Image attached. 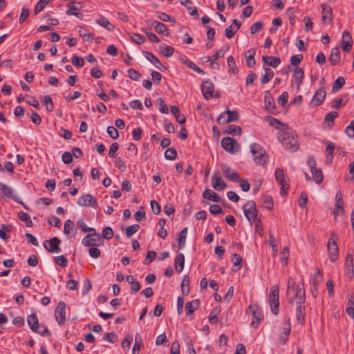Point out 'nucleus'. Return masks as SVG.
<instances>
[{
	"label": "nucleus",
	"mask_w": 354,
	"mask_h": 354,
	"mask_svg": "<svg viewBox=\"0 0 354 354\" xmlns=\"http://www.w3.org/2000/svg\"><path fill=\"white\" fill-rule=\"evenodd\" d=\"M289 303H296V317L298 323L303 325L305 322V302L306 296L304 288L299 286H288L287 290Z\"/></svg>",
	"instance_id": "1"
},
{
	"label": "nucleus",
	"mask_w": 354,
	"mask_h": 354,
	"mask_svg": "<svg viewBox=\"0 0 354 354\" xmlns=\"http://www.w3.org/2000/svg\"><path fill=\"white\" fill-rule=\"evenodd\" d=\"M277 138L284 148L292 152L296 151L299 148L297 136L287 129H282L277 133Z\"/></svg>",
	"instance_id": "2"
},
{
	"label": "nucleus",
	"mask_w": 354,
	"mask_h": 354,
	"mask_svg": "<svg viewBox=\"0 0 354 354\" xmlns=\"http://www.w3.org/2000/svg\"><path fill=\"white\" fill-rule=\"evenodd\" d=\"M279 290L278 285H273L270 288L268 301L270 306L272 313L275 315L279 313Z\"/></svg>",
	"instance_id": "3"
},
{
	"label": "nucleus",
	"mask_w": 354,
	"mask_h": 354,
	"mask_svg": "<svg viewBox=\"0 0 354 354\" xmlns=\"http://www.w3.org/2000/svg\"><path fill=\"white\" fill-rule=\"evenodd\" d=\"M251 152L256 163L264 165L267 162L268 157L266 151L259 144L254 143L251 145Z\"/></svg>",
	"instance_id": "4"
},
{
	"label": "nucleus",
	"mask_w": 354,
	"mask_h": 354,
	"mask_svg": "<svg viewBox=\"0 0 354 354\" xmlns=\"http://www.w3.org/2000/svg\"><path fill=\"white\" fill-rule=\"evenodd\" d=\"M27 322L33 332L37 333L42 336H49L50 335V332L46 326L42 327V330H39L40 326L36 314L29 315L27 317Z\"/></svg>",
	"instance_id": "5"
},
{
	"label": "nucleus",
	"mask_w": 354,
	"mask_h": 354,
	"mask_svg": "<svg viewBox=\"0 0 354 354\" xmlns=\"http://www.w3.org/2000/svg\"><path fill=\"white\" fill-rule=\"evenodd\" d=\"M103 239L99 233H91L85 236L82 243L84 246H100L103 244Z\"/></svg>",
	"instance_id": "6"
},
{
	"label": "nucleus",
	"mask_w": 354,
	"mask_h": 354,
	"mask_svg": "<svg viewBox=\"0 0 354 354\" xmlns=\"http://www.w3.org/2000/svg\"><path fill=\"white\" fill-rule=\"evenodd\" d=\"M245 216L252 223V220L258 218L257 209L253 201H248L243 207Z\"/></svg>",
	"instance_id": "7"
},
{
	"label": "nucleus",
	"mask_w": 354,
	"mask_h": 354,
	"mask_svg": "<svg viewBox=\"0 0 354 354\" xmlns=\"http://www.w3.org/2000/svg\"><path fill=\"white\" fill-rule=\"evenodd\" d=\"M239 118V113L236 111L227 110L220 114L217 118V122L220 124H224L237 121Z\"/></svg>",
	"instance_id": "8"
},
{
	"label": "nucleus",
	"mask_w": 354,
	"mask_h": 354,
	"mask_svg": "<svg viewBox=\"0 0 354 354\" xmlns=\"http://www.w3.org/2000/svg\"><path fill=\"white\" fill-rule=\"evenodd\" d=\"M223 148L232 154L237 153L239 150V145L237 141L231 137H225L221 140Z\"/></svg>",
	"instance_id": "9"
},
{
	"label": "nucleus",
	"mask_w": 354,
	"mask_h": 354,
	"mask_svg": "<svg viewBox=\"0 0 354 354\" xmlns=\"http://www.w3.org/2000/svg\"><path fill=\"white\" fill-rule=\"evenodd\" d=\"M79 206L96 209L98 206L96 199L89 194L82 195L77 201Z\"/></svg>",
	"instance_id": "10"
},
{
	"label": "nucleus",
	"mask_w": 354,
	"mask_h": 354,
	"mask_svg": "<svg viewBox=\"0 0 354 354\" xmlns=\"http://www.w3.org/2000/svg\"><path fill=\"white\" fill-rule=\"evenodd\" d=\"M61 241L57 237H53L44 241V247L50 253H59L61 252L59 244Z\"/></svg>",
	"instance_id": "11"
},
{
	"label": "nucleus",
	"mask_w": 354,
	"mask_h": 354,
	"mask_svg": "<svg viewBox=\"0 0 354 354\" xmlns=\"http://www.w3.org/2000/svg\"><path fill=\"white\" fill-rule=\"evenodd\" d=\"M248 308L252 312L253 317L251 326L257 328L263 319L262 311L258 306H250Z\"/></svg>",
	"instance_id": "12"
},
{
	"label": "nucleus",
	"mask_w": 354,
	"mask_h": 354,
	"mask_svg": "<svg viewBox=\"0 0 354 354\" xmlns=\"http://www.w3.org/2000/svg\"><path fill=\"white\" fill-rule=\"evenodd\" d=\"M211 181L213 188L216 191L223 190L227 187L226 183L221 177L220 172L217 170L214 171Z\"/></svg>",
	"instance_id": "13"
},
{
	"label": "nucleus",
	"mask_w": 354,
	"mask_h": 354,
	"mask_svg": "<svg viewBox=\"0 0 354 354\" xmlns=\"http://www.w3.org/2000/svg\"><path fill=\"white\" fill-rule=\"evenodd\" d=\"M0 191L3 197L12 198L18 203H22V201L15 195V191L12 187L7 186L2 183H0Z\"/></svg>",
	"instance_id": "14"
},
{
	"label": "nucleus",
	"mask_w": 354,
	"mask_h": 354,
	"mask_svg": "<svg viewBox=\"0 0 354 354\" xmlns=\"http://www.w3.org/2000/svg\"><path fill=\"white\" fill-rule=\"evenodd\" d=\"M66 304L64 301H59L55 310V316L59 324L62 325L66 320Z\"/></svg>",
	"instance_id": "15"
},
{
	"label": "nucleus",
	"mask_w": 354,
	"mask_h": 354,
	"mask_svg": "<svg viewBox=\"0 0 354 354\" xmlns=\"http://www.w3.org/2000/svg\"><path fill=\"white\" fill-rule=\"evenodd\" d=\"M276 180L281 185V194L285 195L289 186L285 181V176L283 169L277 168L275 169Z\"/></svg>",
	"instance_id": "16"
},
{
	"label": "nucleus",
	"mask_w": 354,
	"mask_h": 354,
	"mask_svg": "<svg viewBox=\"0 0 354 354\" xmlns=\"http://www.w3.org/2000/svg\"><path fill=\"white\" fill-rule=\"evenodd\" d=\"M201 91L204 97L209 100L214 97V85L209 81H204L201 84Z\"/></svg>",
	"instance_id": "17"
},
{
	"label": "nucleus",
	"mask_w": 354,
	"mask_h": 354,
	"mask_svg": "<svg viewBox=\"0 0 354 354\" xmlns=\"http://www.w3.org/2000/svg\"><path fill=\"white\" fill-rule=\"evenodd\" d=\"M328 251L331 261H336L339 257V248L335 240L330 239L328 241Z\"/></svg>",
	"instance_id": "18"
},
{
	"label": "nucleus",
	"mask_w": 354,
	"mask_h": 354,
	"mask_svg": "<svg viewBox=\"0 0 354 354\" xmlns=\"http://www.w3.org/2000/svg\"><path fill=\"white\" fill-rule=\"evenodd\" d=\"M353 45L352 37L348 30H344L342 34V48L344 51L349 52Z\"/></svg>",
	"instance_id": "19"
},
{
	"label": "nucleus",
	"mask_w": 354,
	"mask_h": 354,
	"mask_svg": "<svg viewBox=\"0 0 354 354\" xmlns=\"http://www.w3.org/2000/svg\"><path fill=\"white\" fill-rule=\"evenodd\" d=\"M221 167L225 178L234 182L240 180L238 173L232 171L230 167L225 164H222Z\"/></svg>",
	"instance_id": "20"
},
{
	"label": "nucleus",
	"mask_w": 354,
	"mask_h": 354,
	"mask_svg": "<svg viewBox=\"0 0 354 354\" xmlns=\"http://www.w3.org/2000/svg\"><path fill=\"white\" fill-rule=\"evenodd\" d=\"M241 24L240 21L238 19H234L232 24L225 28V35L227 38L231 39L235 35V33L238 31L241 26Z\"/></svg>",
	"instance_id": "21"
},
{
	"label": "nucleus",
	"mask_w": 354,
	"mask_h": 354,
	"mask_svg": "<svg viewBox=\"0 0 354 354\" xmlns=\"http://www.w3.org/2000/svg\"><path fill=\"white\" fill-rule=\"evenodd\" d=\"M322 21L324 23L330 24L333 21V10L328 4H322Z\"/></svg>",
	"instance_id": "22"
},
{
	"label": "nucleus",
	"mask_w": 354,
	"mask_h": 354,
	"mask_svg": "<svg viewBox=\"0 0 354 354\" xmlns=\"http://www.w3.org/2000/svg\"><path fill=\"white\" fill-rule=\"evenodd\" d=\"M304 77V72L302 68L296 67L294 70V82L297 84V90H299Z\"/></svg>",
	"instance_id": "23"
},
{
	"label": "nucleus",
	"mask_w": 354,
	"mask_h": 354,
	"mask_svg": "<svg viewBox=\"0 0 354 354\" xmlns=\"http://www.w3.org/2000/svg\"><path fill=\"white\" fill-rule=\"evenodd\" d=\"M145 57L148 59L155 67L160 71H163L165 68L160 61L151 53L144 52Z\"/></svg>",
	"instance_id": "24"
},
{
	"label": "nucleus",
	"mask_w": 354,
	"mask_h": 354,
	"mask_svg": "<svg viewBox=\"0 0 354 354\" xmlns=\"http://www.w3.org/2000/svg\"><path fill=\"white\" fill-rule=\"evenodd\" d=\"M342 203H343L342 195V193L339 191H338L336 193V196H335V215L342 214L344 213Z\"/></svg>",
	"instance_id": "25"
},
{
	"label": "nucleus",
	"mask_w": 354,
	"mask_h": 354,
	"mask_svg": "<svg viewBox=\"0 0 354 354\" xmlns=\"http://www.w3.org/2000/svg\"><path fill=\"white\" fill-rule=\"evenodd\" d=\"M290 318H288L286 319V323L284 324V326L283 327V333L280 337V342L282 344H285V342L287 341L288 337L290 333Z\"/></svg>",
	"instance_id": "26"
},
{
	"label": "nucleus",
	"mask_w": 354,
	"mask_h": 354,
	"mask_svg": "<svg viewBox=\"0 0 354 354\" xmlns=\"http://www.w3.org/2000/svg\"><path fill=\"white\" fill-rule=\"evenodd\" d=\"M263 61L264 64L273 68H277L281 64L280 58L277 57L263 56Z\"/></svg>",
	"instance_id": "27"
},
{
	"label": "nucleus",
	"mask_w": 354,
	"mask_h": 354,
	"mask_svg": "<svg viewBox=\"0 0 354 354\" xmlns=\"http://www.w3.org/2000/svg\"><path fill=\"white\" fill-rule=\"evenodd\" d=\"M340 61V52L338 48H333L331 50L328 62L331 65H336Z\"/></svg>",
	"instance_id": "28"
},
{
	"label": "nucleus",
	"mask_w": 354,
	"mask_h": 354,
	"mask_svg": "<svg viewBox=\"0 0 354 354\" xmlns=\"http://www.w3.org/2000/svg\"><path fill=\"white\" fill-rule=\"evenodd\" d=\"M185 264V257L183 253H179L175 258V269L178 273L181 272L183 270Z\"/></svg>",
	"instance_id": "29"
},
{
	"label": "nucleus",
	"mask_w": 354,
	"mask_h": 354,
	"mask_svg": "<svg viewBox=\"0 0 354 354\" xmlns=\"http://www.w3.org/2000/svg\"><path fill=\"white\" fill-rule=\"evenodd\" d=\"M152 26L154 27L156 31L158 33L163 35L165 36L169 35L168 28L164 24L158 21H155L153 22Z\"/></svg>",
	"instance_id": "30"
},
{
	"label": "nucleus",
	"mask_w": 354,
	"mask_h": 354,
	"mask_svg": "<svg viewBox=\"0 0 354 354\" xmlns=\"http://www.w3.org/2000/svg\"><path fill=\"white\" fill-rule=\"evenodd\" d=\"M267 120L269 122V124L270 126L274 127L277 129L279 130V131H281L282 129H287V127H288V124L282 123L274 118L268 116Z\"/></svg>",
	"instance_id": "31"
},
{
	"label": "nucleus",
	"mask_w": 354,
	"mask_h": 354,
	"mask_svg": "<svg viewBox=\"0 0 354 354\" xmlns=\"http://www.w3.org/2000/svg\"><path fill=\"white\" fill-rule=\"evenodd\" d=\"M200 302L198 299L192 300L186 304V314L189 316L198 308Z\"/></svg>",
	"instance_id": "32"
},
{
	"label": "nucleus",
	"mask_w": 354,
	"mask_h": 354,
	"mask_svg": "<svg viewBox=\"0 0 354 354\" xmlns=\"http://www.w3.org/2000/svg\"><path fill=\"white\" fill-rule=\"evenodd\" d=\"M326 91L324 88L317 90L313 96V101L316 102L317 106L321 104L326 97Z\"/></svg>",
	"instance_id": "33"
},
{
	"label": "nucleus",
	"mask_w": 354,
	"mask_h": 354,
	"mask_svg": "<svg viewBox=\"0 0 354 354\" xmlns=\"http://www.w3.org/2000/svg\"><path fill=\"white\" fill-rule=\"evenodd\" d=\"M203 196L205 199H208L209 201H212L214 202H219L221 197L218 194L214 192L209 189H205V191L203 193Z\"/></svg>",
	"instance_id": "34"
},
{
	"label": "nucleus",
	"mask_w": 354,
	"mask_h": 354,
	"mask_svg": "<svg viewBox=\"0 0 354 354\" xmlns=\"http://www.w3.org/2000/svg\"><path fill=\"white\" fill-rule=\"evenodd\" d=\"M64 232L66 234H69L71 233H73V236H75V234L77 233V229L75 228V225L71 220L68 219L66 221V222L64 223Z\"/></svg>",
	"instance_id": "35"
},
{
	"label": "nucleus",
	"mask_w": 354,
	"mask_h": 354,
	"mask_svg": "<svg viewBox=\"0 0 354 354\" xmlns=\"http://www.w3.org/2000/svg\"><path fill=\"white\" fill-rule=\"evenodd\" d=\"M346 270L347 277L352 279L354 276L353 264V259L349 255H348L346 259Z\"/></svg>",
	"instance_id": "36"
},
{
	"label": "nucleus",
	"mask_w": 354,
	"mask_h": 354,
	"mask_svg": "<svg viewBox=\"0 0 354 354\" xmlns=\"http://www.w3.org/2000/svg\"><path fill=\"white\" fill-rule=\"evenodd\" d=\"M255 50L252 48L249 49L245 53V60L246 64L249 67H252L255 65L256 61L254 59Z\"/></svg>",
	"instance_id": "37"
},
{
	"label": "nucleus",
	"mask_w": 354,
	"mask_h": 354,
	"mask_svg": "<svg viewBox=\"0 0 354 354\" xmlns=\"http://www.w3.org/2000/svg\"><path fill=\"white\" fill-rule=\"evenodd\" d=\"M242 257L239 254L236 253L233 254L231 260L232 262L233 263L232 270L234 272H236L241 269V263L242 262Z\"/></svg>",
	"instance_id": "38"
},
{
	"label": "nucleus",
	"mask_w": 354,
	"mask_h": 354,
	"mask_svg": "<svg viewBox=\"0 0 354 354\" xmlns=\"http://www.w3.org/2000/svg\"><path fill=\"white\" fill-rule=\"evenodd\" d=\"M142 346V337L139 333L135 335V343L132 349V354H139L140 350Z\"/></svg>",
	"instance_id": "39"
},
{
	"label": "nucleus",
	"mask_w": 354,
	"mask_h": 354,
	"mask_svg": "<svg viewBox=\"0 0 354 354\" xmlns=\"http://www.w3.org/2000/svg\"><path fill=\"white\" fill-rule=\"evenodd\" d=\"M67 7L68 8V10L66 11V14L68 15H72V13H73L72 11H77V10H80L82 8V6L80 1L75 2V1H71L67 4Z\"/></svg>",
	"instance_id": "40"
},
{
	"label": "nucleus",
	"mask_w": 354,
	"mask_h": 354,
	"mask_svg": "<svg viewBox=\"0 0 354 354\" xmlns=\"http://www.w3.org/2000/svg\"><path fill=\"white\" fill-rule=\"evenodd\" d=\"M310 171L314 181L317 184L321 183L323 181V174L322 170L320 169L316 168Z\"/></svg>",
	"instance_id": "41"
},
{
	"label": "nucleus",
	"mask_w": 354,
	"mask_h": 354,
	"mask_svg": "<svg viewBox=\"0 0 354 354\" xmlns=\"http://www.w3.org/2000/svg\"><path fill=\"white\" fill-rule=\"evenodd\" d=\"M264 101L266 104V107L268 109H271L274 107V104L273 102V98L270 91H267L265 92L264 95Z\"/></svg>",
	"instance_id": "42"
},
{
	"label": "nucleus",
	"mask_w": 354,
	"mask_h": 354,
	"mask_svg": "<svg viewBox=\"0 0 354 354\" xmlns=\"http://www.w3.org/2000/svg\"><path fill=\"white\" fill-rule=\"evenodd\" d=\"M181 290L184 295H188L189 292V278L187 275H185L183 279Z\"/></svg>",
	"instance_id": "43"
},
{
	"label": "nucleus",
	"mask_w": 354,
	"mask_h": 354,
	"mask_svg": "<svg viewBox=\"0 0 354 354\" xmlns=\"http://www.w3.org/2000/svg\"><path fill=\"white\" fill-rule=\"evenodd\" d=\"M345 84V80L343 77H339L333 83L332 91L337 92L340 90Z\"/></svg>",
	"instance_id": "44"
},
{
	"label": "nucleus",
	"mask_w": 354,
	"mask_h": 354,
	"mask_svg": "<svg viewBox=\"0 0 354 354\" xmlns=\"http://www.w3.org/2000/svg\"><path fill=\"white\" fill-rule=\"evenodd\" d=\"M78 33L85 41H89L92 40V35L85 28L82 26L78 27Z\"/></svg>",
	"instance_id": "45"
},
{
	"label": "nucleus",
	"mask_w": 354,
	"mask_h": 354,
	"mask_svg": "<svg viewBox=\"0 0 354 354\" xmlns=\"http://www.w3.org/2000/svg\"><path fill=\"white\" fill-rule=\"evenodd\" d=\"M97 23L100 26L104 27L106 30H108L109 31H111L114 29V26L113 24H111L109 22V21L105 17H102L101 19H98L97 21Z\"/></svg>",
	"instance_id": "46"
},
{
	"label": "nucleus",
	"mask_w": 354,
	"mask_h": 354,
	"mask_svg": "<svg viewBox=\"0 0 354 354\" xmlns=\"http://www.w3.org/2000/svg\"><path fill=\"white\" fill-rule=\"evenodd\" d=\"M264 70L265 74L261 79V82L263 84H266L272 79L274 76V72L270 68H264Z\"/></svg>",
	"instance_id": "47"
},
{
	"label": "nucleus",
	"mask_w": 354,
	"mask_h": 354,
	"mask_svg": "<svg viewBox=\"0 0 354 354\" xmlns=\"http://www.w3.org/2000/svg\"><path fill=\"white\" fill-rule=\"evenodd\" d=\"M177 156V151L174 148H169L165 151V157L167 160H174Z\"/></svg>",
	"instance_id": "48"
},
{
	"label": "nucleus",
	"mask_w": 354,
	"mask_h": 354,
	"mask_svg": "<svg viewBox=\"0 0 354 354\" xmlns=\"http://www.w3.org/2000/svg\"><path fill=\"white\" fill-rule=\"evenodd\" d=\"M228 67L230 71H232L234 74L238 73V68L236 66V63L234 59L232 56H230L227 60Z\"/></svg>",
	"instance_id": "49"
},
{
	"label": "nucleus",
	"mask_w": 354,
	"mask_h": 354,
	"mask_svg": "<svg viewBox=\"0 0 354 354\" xmlns=\"http://www.w3.org/2000/svg\"><path fill=\"white\" fill-rule=\"evenodd\" d=\"M139 228H140V226L138 224H134V225L128 226L127 227L126 232H125L126 236L128 238H130L133 234H135L136 232H137L138 231Z\"/></svg>",
	"instance_id": "50"
},
{
	"label": "nucleus",
	"mask_w": 354,
	"mask_h": 354,
	"mask_svg": "<svg viewBox=\"0 0 354 354\" xmlns=\"http://www.w3.org/2000/svg\"><path fill=\"white\" fill-rule=\"evenodd\" d=\"M226 132L227 133L232 134V135H241V129L239 126L231 124L227 127V129L226 130Z\"/></svg>",
	"instance_id": "51"
},
{
	"label": "nucleus",
	"mask_w": 354,
	"mask_h": 354,
	"mask_svg": "<svg viewBox=\"0 0 354 354\" xmlns=\"http://www.w3.org/2000/svg\"><path fill=\"white\" fill-rule=\"evenodd\" d=\"M337 116L338 113L336 111H331L326 115L325 120L328 122V124L330 127L333 125V121Z\"/></svg>",
	"instance_id": "52"
},
{
	"label": "nucleus",
	"mask_w": 354,
	"mask_h": 354,
	"mask_svg": "<svg viewBox=\"0 0 354 354\" xmlns=\"http://www.w3.org/2000/svg\"><path fill=\"white\" fill-rule=\"evenodd\" d=\"M347 102L346 96H343L339 99H337L333 101L332 107L335 109H338L342 105H345Z\"/></svg>",
	"instance_id": "53"
},
{
	"label": "nucleus",
	"mask_w": 354,
	"mask_h": 354,
	"mask_svg": "<svg viewBox=\"0 0 354 354\" xmlns=\"http://www.w3.org/2000/svg\"><path fill=\"white\" fill-rule=\"evenodd\" d=\"M264 207L268 209H272L273 207V200L270 196H264L262 198Z\"/></svg>",
	"instance_id": "54"
},
{
	"label": "nucleus",
	"mask_w": 354,
	"mask_h": 354,
	"mask_svg": "<svg viewBox=\"0 0 354 354\" xmlns=\"http://www.w3.org/2000/svg\"><path fill=\"white\" fill-rule=\"evenodd\" d=\"M19 218L26 223V225L27 227H31L32 225V222L30 216L25 212H20L19 214Z\"/></svg>",
	"instance_id": "55"
},
{
	"label": "nucleus",
	"mask_w": 354,
	"mask_h": 354,
	"mask_svg": "<svg viewBox=\"0 0 354 354\" xmlns=\"http://www.w3.org/2000/svg\"><path fill=\"white\" fill-rule=\"evenodd\" d=\"M156 16L158 19L163 21L174 22L176 21L174 18L170 17L169 15L163 12H157Z\"/></svg>",
	"instance_id": "56"
},
{
	"label": "nucleus",
	"mask_w": 354,
	"mask_h": 354,
	"mask_svg": "<svg viewBox=\"0 0 354 354\" xmlns=\"http://www.w3.org/2000/svg\"><path fill=\"white\" fill-rule=\"evenodd\" d=\"M158 109L162 113H168L169 110L167 105L165 104L162 98H158L157 100Z\"/></svg>",
	"instance_id": "57"
},
{
	"label": "nucleus",
	"mask_w": 354,
	"mask_h": 354,
	"mask_svg": "<svg viewBox=\"0 0 354 354\" xmlns=\"http://www.w3.org/2000/svg\"><path fill=\"white\" fill-rule=\"evenodd\" d=\"M44 104L46 106V109L48 111H53L54 109V105L52 100V98L50 95H45L44 97Z\"/></svg>",
	"instance_id": "58"
},
{
	"label": "nucleus",
	"mask_w": 354,
	"mask_h": 354,
	"mask_svg": "<svg viewBox=\"0 0 354 354\" xmlns=\"http://www.w3.org/2000/svg\"><path fill=\"white\" fill-rule=\"evenodd\" d=\"M131 40L138 44H142L145 41L144 37L138 33H133L131 35Z\"/></svg>",
	"instance_id": "59"
},
{
	"label": "nucleus",
	"mask_w": 354,
	"mask_h": 354,
	"mask_svg": "<svg viewBox=\"0 0 354 354\" xmlns=\"http://www.w3.org/2000/svg\"><path fill=\"white\" fill-rule=\"evenodd\" d=\"M113 236V232L111 227H105L102 231V239H111Z\"/></svg>",
	"instance_id": "60"
},
{
	"label": "nucleus",
	"mask_w": 354,
	"mask_h": 354,
	"mask_svg": "<svg viewBox=\"0 0 354 354\" xmlns=\"http://www.w3.org/2000/svg\"><path fill=\"white\" fill-rule=\"evenodd\" d=\"M156 257V252L155 251H149L147 254L146 259H145L144 263L145 265L150 264Z\"/></svg>",
	"instance_id": "61"
},
{
	"label": "nucleus",
	"mask_w": 354,
	"mask_h": 354,
	"mask_svg": "<svg viewBox=\"0 0 354 354\" xmlns=\"http://www.w3.org/2000/svg\"><path fill=\"white\" fill-rule=\"evenodd\" d=\"M107 133L113 139H117L119 137L118 131L113 126L108 127Z\"/></svg>",
	"instance_id": "62"
},
{
	"label": "nucleus",
	"mask_w": 354,
	"mask_h": 354,
	"mask_svg": "<svg viewBox=\"0 0 354 354\" xmlns=\"http://www.w3.org/2000/svg\"><path fill=\"white\" fill-rule=\"evenodd\" d=\"M170 354H180V344L178 341L172 342L170 348Z\"/></svg>",
	"instance_id": "63"
},
{
	"label": "nucleus",
	"mask_w": 354,
	"mask_h": 354,
	"mask_svg": "<svg viewBox=\"0 0 354 354\" xmlns=\"http://www.w3.org/2000/svg\"><path fill=\"white\" fill-rule=\"evenodd\" d=\"M346 133L349 138L354 137V120L351 122V124L346 128Z\"/></svg>",
	"instance_id": "64"
}]
</instances>
